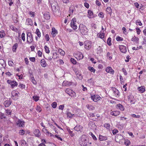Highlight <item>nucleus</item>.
<instances>
[{
    "instance_id": "1",
    "label": "nucleus",
    "mask_w": 146,
    "mask_h": 146,
    "mask_svg": "<svg viewBox=\"0 0 146 146\" xmlns=\"http://www.w3.org/2000/svg\"><path fill=\"white\" fill-rule=\"evenodd\" d=\"M79 30L80 33L83 35L86 34L88 31L85 26L82 24H80L79 26Z\"/></svg>"
},
{
    "instance_id": "2",
    "label": "nucleus",
    "mask_w": 146,
    "mask_h": 146,
    "mask_svg": "<svg viewBox=\"0 0 146 146\" xmlns=\"http://www.w3.org/2000/svg\"><path fill=\"white\" fill-rule=\"evenodd\" d=\"M124 140V138H123L122 135L119 134L116 135L115 138V140L117 142H119L120 143V142L122 143L123 142L122 141H123Z\"/></svg>"
},
{
    "instance_id": "3",
    "label": "nucleus",
    "mask_w": 146,
    "mask_h": 146,
    "mask_svg": "<svg viewBox=\"0 0 146 146\" xmlns=\"http://www.w3.org/2000/svg\"><path fill=\"white\" fill-rule=\"evenodd\" d=\"M27 42L29 43H31L33 42V37L31 32H28L27 34Z\"/></svg>"
},
{
    "instance_id": "4",
    "label": "nucleus",
    "mask_w": 146,
    "mask_h": 146,
    "mask_svg": "<svg viewBox=\"0 0 146 146\" xmlns=\"http://www.w3.org/2000/svg\"><path fill=\"white\" fill-rule=\"evenodd\" d=\"M87 141L85 138L82 137L79 141V143L82 146H88Z\"/></svg>"
},
{
    "instance_id": "5",
    "label": "nucleus",
    "mask_w": 146,
    "mask_h": 146,
    "mask_svg": "<svg viewBox=\"0 0 146 146\" xmlns=\"http://www.w3.org/2000/svg\"><path fill=\"white\" fill-rule=\"evenodd\" d=\"M76 18H73L71 21L70 25L71 27L74 30H75L77 29V27L76 25Z\"/></svg>"
},
{
    "instance_id": "6",
    "label": "nucleus",
    "mask_w": 146,
    "mask_h": 146,
    "mask_svg": "<svg viewBox=\"0 0 146 146\" xmlns=\"http://www.w3.org/2000/svg\"><path fill=\"white\" fill-rule=\"evenodd\" d=\"M7 83L11 85L12 88H13L15 86H17L18 84L15 81H12L10 80H8Z\"/></svg>"
},
{
    "instance_id": "7",
    "label": "nucleus",
    "mask_w": 146,
    "mask_h": 146,
    "mask_svg": "<svg viewBox=\"0 0 146 146\" xmlns=\"http://www.w3.org/2000/svg\"><path fill=\"white\" fill-rule=\"evenodd\" d=\"M91 47V42L88 41H87L84 42V47L86 49L89 50Z\"/></svg>"
},
{
    "instance_id": "8",
    "label": "nucleus",
    "mask_w": 146,
    "mask_h": 146,
    "mask_svg": "<svg viewBox=\"0 0 146 146\" xmlns=\"http://www.w3.org/2000/svg\"><path fill=\"white\" fill-rule=\"evenodd\" d=\"M25 122L19 119L17 122V125L19 127H23L25 126Z\"/></svg>"
},
{
    "instance_id": "9",
    "label": "nucleus",
    "mask_w": 146,
    "mask_h": 146,
    "mask_svg": "<svg viewBox=\"0 0 146 146\" xmlns=\"http://www.w3.org/2000/svg\"><path fill=\"white\" fill-rule=\"evenodd\" d=\"M119 48L121 52L123 53H125L127 52V49L126 46L121 45H119Z\"/></svg>"
},
{
    "instance_id": "10",
    "label": "nucleus",
    "mask_w": 146,
    "mask_h": 146,
    "mask_svg": "<svg viewBox=\"0 0 146 146\" xmlns=\"http://www.w3.org/2000/svg\"><path fill=\"white\" fill-rule=\"evenodd\" d=\"M91 98L93 100H100V98H101L100 96L98 95H94L91 96Z\"/></svg>"
},
{
    "instance_id": "11",
    "label": "nucleus",
    "mask_w": 146,
    "mask_h": 146,
    "mask_svg": "<svg viewBox=\"0 0 146 146\" xmlns=\"http://www.w3.org/2000/svg\"><path fill=\"white\" fill-rule=\"evenodd\" d=\"M106 71L107 72L110 73L112 74H113L114 72V70L110 66L107 67L106 68Z\"/></svg>"
},
{
    "instance_id": "12",
    "label": "nucleus",
    "mask_w": 146,
    "mask_h": 146,
    "mask_svg": "<svg viewBox=\"0 0 146 146\" xmlns=\"http://www.w3.org/2000/svg\"><path fill=\"white\" fill-rule=\"evenodd\" d=\"M12 98L13 100H17L18 99V94L16 92H13L12 93Z\"/></svg>"
},
{
    "instance_id": "13",
    "label": "nucleus",
    "mask_w": 146,
    "mask_h": 146,
    "mask_svg": "<svg viewBox=\"0 0 146 146\" xmlns=\"http://www.w3.org/2000/svg\"><path fill=\"white\" fill-rule=\"evenodd\" d=\"M25 24L28 25L32 26L33 24V21L31 19L28 18L26 19Z\"/></svg>"
},
{
    "instance_id": "14",
    "label": "nucleus",
    "mask_w": 146,
    "mask_h": 146,
    "mask_svg": "<svg viewBox=\"0 0 146 146\" xmlns=\"http://www.w3.org/2000/svg\"><path fill=\"white\" fill-rule=\"evenodd\" d=\"M120 113V112L119 111H111L110 113V114L112 115L116 116L119 115Z\"/></svg>"
},
{
    "instance_id": "15",
    "label": "nucleus",
    "mask_w": 146,
    "mask_h": 146,
    "mask_svg": "<svg viewBox=\"0 0 146 146\" xmlns=\"http://www.w3.org/2000/svg\"><path fill=\"white\" fill-rule=\"evenodd\" d=\"M108 139V137L106 136H103L100 135H99V139L100 141H105Z\"/></svg>"
},
{
    "instance_id": "16",
    "label": "nucleus",
    "mask_w": 146,
    "mask_h": 146,
    "mask_svg": "<svg viewBox=\"0 0 146 146\" xmlns=\"http://www.w3.org/2000/svg\"><path fill=\"white\" fill-rule=\"evenodd\" d=\"M34 134L36 137H39L40 135V133L38 129H36L34 131Z\"/></svg>"
},
{
    "instance_id": "17",
    "label": "nucleus",
    "mask_w": 146,
    "mask_h": 146,
    "mask_svg": "<svg viewBox=\"0 0 146 146\" xmlns=\"http://www.w3.org/2000/svg\"><path fill=\"white\" fill-rule=\"evenodd\" d=\"M41 65L43 67H45L46 66V61L44 59H42L40 62Z\"/></svg>"
},
{
    "instance_id": "18",
    "label": "nucleus",
    "mask_w": 146,
    "mask_h": 146,
    "mask_svg": "<svg viewBox=\"0 0 146 146\" xmlns=\"http://www.w3.org/2000/svg\"><path fill=\"white\" fill-rule=\"evenodd\" d=\"M82 127L81 125H77L74 128V129L76 131H80V129H82Z\"/></svg>"
},
{
    "instance_id": "19",
    "label": "nucleus",
    "mask_w": 146,
    "mask_h": 146,
    "mask_svg": "<svg viewBox=\"0 0 146 146\" xmlns=\"http://www.w3.org/2000/svg\"><path fill=\"white\" fill-rule=\"evenodd\" d=\"M77 55L78 57V58H78L79 60L82 59L83 58L84 56L81 52H79L78 54H77Z\"/></svg>"
},
{
    "instance_id": "20",
    "label": "nucleus",
    "mask_w": 146,
    "mask_h": 146,
    "mask_svg": "<svg viewBox=\"0 0 146 146\" xmlns=\"http://www.w3.org/2000/svg\"><path fill=\"white\" fill-rule=\"evenodd\" d=\"M18 44L15 43L12 46V50L14 52H16V50L18 47Z\"/></svg>"
},
{
    "instance_id": "21",
    "label": "nucleus",
    "mask_w": 146,
    "mask_h": 146,
    "mask_svg": "<svg viewBox=\"0 0 146 146\" xmlns=\"http://www.w3.org/2000/svg\"><path fill=\"white\" fill-rule=\"evenodd\" d=\"M11 103V101H5L4 103V104L5 106L7 107H9Z\"/></svg>"
},
{
    "instance_id": "22",
    "label": "nucleus",
    "mask_w": 146,
    "mask_h": 146,
    "mask_svg": "<svg viewBox=\"0 0 146 146\" xmlns=\"http://www.w3.org/2000/svg\"><path fill=\"white\" fill-rule=\"evenodd\" d=\"M138 90L141 93H143L145 91V87L143 86L139 87Z\"/></svg>"
},
{
    "instance_id": "23",
    "label": "nucleus",
    "mask_w": 146,
    "mask_h": 146,
    "mask_svg": "<svg viewBox=\"0 0 146 146\" xmlns=\"http://www.w3.org/2000/svg\"><path fill=\"white\" fill-rule=\"evenodd\" d=\"M44 18L46 20H48L50 19V15L47 13H45L44 15Z\"/></svg>"
},
{
    "instance_id": "24",
    "label": "nucleus",
    "mask_w": 146,
    "mask_h": 146,
    "mask_svg": "<svg viewBox=\"0 0 146 146\" xmlns=\"http://www.w3.org/2000/svg\"><path fill=\"white\" fill-rule=\"evenodd\" d=\"M5 32L3 30H2L0 31V36L1 38H2L5 36Z\"/></svg>"
},
{
    "instance_id": "25",
    "label": "nucleus",
    "mask_w": 146,
    "mask_h": 146,
    "mask_svg": "<svg viewBox=\"0 0 146 146\" xmlns=\"http://www.w3.org/2000/svg\"><path fill=\"white\" fill-rule=\"evenodd\" d=\"M88 17L89 18H91L92 17L91 16L93 15V13L92 11L91 10H88Z\"/></svg>"
},
{
    "instance_id": "26",
    "label": "nucleus",
    "mask_w": 146,
    "mask_h": 146,
    "mask_svg": "<svg viewBox=\"0 0 146 146\" xmlns=\"http://www.w3.org/2000/svg\"><path fill=\"white\" fill-rule=\"evenodd\" d=\"M6 2L8 3L10 6H11L14 4L13 0H5Z\"/></svg>"
},
{
    "instance_id": "27",
    "label": "nucleus",
    "mask_w": 146,
    "mask_h": 146,
    "mask_svg": "<svg viewBox=\"0 0 146 146\" xmlns=\"http://www.w3.org/2000/svg\"><path fill=\"white\" fill-rule=\"evenodd\" d=\"M21 146H28V144H27L26 142L24 140H21Z\"/></svg>"
},
{
    "instance_id": "28",
    "label": "nucleus",
    "mask_w": 146,
    "mask_h": 146,
    "mask_svg": "<svg viewBox=\"0 0 146 146\" xmlns=\"http://www.w3.org/2000/svg\"><path fill=\"white\" fill-rule=\"evenodd\" d=\"M87 108L90 110H93L95 109V108L93 106L89 105H87L86 106Z\"/></svg>"
},
{
    "instance_id": "29",
    "label": "nucleus",
    "mask_w": 146,
    "mask_h": 146,
    "mask_svg": "<svg viewBox=\"0 0 146 146\" xmlns=\"http://www.w3.org/2000/svg\"><path fill=\"white\" fill-rule=\"evenodd\" d=\"M109 15H111L112 10L110 7H107L106 9Z\"/></svg>"
},
{
    "instance_id": "30",
    "label": "nucleus",
    "mask_w": 146,
    "mask_h": 146,
    "mask_svg": "<svg viewBox=\"0 0 146 146\" xmlns=\"http://www.w3.org/2000/svg\"><path fill=\"white\" fill-rule=\"evenodd\" d=\"M111 38L110 37L108 38L107 41V43L108 45L110 46L111 45Z\"/></svg>"
},
{
    "instance_id": "31",
    "label": "nucleus",
    "mask_w": 146,
    "mask_h": 146,
    "mask_svg": "<svg viewBox=\"0 0 146 146\" xmlns=\"http://www.w3.org/2000/svg\"><path fill=\"white\" fill-rule=\"evenodd\" d=\"M124 143L126 146H129L130 145V142L129 140L128 139L124 140Z\"/></svg>"
},
{
    "instance_id": "32",
    "label": "nucleus",
    "mask_w": 146,
    "mask_h": 146,
    "mask_svg": "<svg viewBox=\"0 0 146 146\" xmlns=\"http://www.w3.org/2000/svg\"><path fill=\"white\" fill-rule=\"evenodd\" d=\"M52 9L53 10V11H54V12L58 11V9L59 7L58 6H57L56 7L55 6H53V7H52Z\"/></svg>"
},
{
    "instance_id": "33",
    "label": "nucleus",
    "mask_w": 146,
    "mask_h": 146,
    "mask_svg": "<svg viewBox=\"0 0 146 146\" xmlns=\"http://www.w3.org/2000/svg\"><path fill=\"white\" fill-rule=\"evenodd\" d=\"M72 90L69 88L66 89L65 91V92L69 95L71 94V92H72Z\"/></svg>"
},
{
    "instance_id": "34",
    "label": "nucleus",
    "mask_w": 146,
    "mask_h": 146,
    "mask_svg": "<svg viewBox=\"0 0 146 146\" xmlns=\"http://www.w3.org/2000/svg\"><path fill=\"white\" fill-rule=\"evenodd\" d=\"M105 33H101L100 34H98L97 36H98V37L100 38H104V37Z\"/></svg>"
},
{
    "instance_id": "35",
    "label": "nucleus",
    "mask_w": 146,
    "mask_h": 146,
    "mask_svg": "<svg viewBox=\"0 0 146 146\" xmlns=\"http://www.w3.org/2000/svg\"><path fill=\"white\" fill-rule=\"evenodd\" d=\"M52 34L53 35V36H54V35L55 34H57V31L56 30L55 28H53L52 29Z\"/></svg>"
},
{
    "instance_id": "36",
    "label": "nucleus",
    "mask_w": 146,
    "mask_h": 146,
    "mask_svg": "<svg viewBox=\"0 0 146 146\" xmlns=\"http://www.w3.org/2000/svg\"><path fill=\"white\" fill-rule=\"evenodd\" d=\"M62 84V85L64 86L70 85V82L68 81H64Z\"/></svg>"
},
{
    "instance_id": "37",
    "label": "nucleus",
    "mask_w": 146,
    "mask_h": 146,
    "mask_svg": "<svg viewBox=\"0 0 146 146\" xmlns=\"http://www.w3.org/2000/svg\"><path fill=\"white\" fill-rule=\"evenodd\" d=\"M88 125L89 126H91L93 127H96V125L95 123L92 121H90V122L88 124Z\"/></svg>"
},
{
    "instance_id": "38",
    "label": "nucleus",
    "mask_w": 146,
    "mask_h": 146,
    "mask_svg": "<svg viewBox=\"0 0 146 146\" xmlns=\"http://www.w3.org/2000/svg\"><path fill=\"white\" fill-rule=\"evenodd\" d=\"M117 106L121 110L123 111L124 110V108L121 104H119L117 105Z\"/></svg>"
},
{
    "instance_id": "39",
    "label": "nucleus",
    "mask_w": 146,
    "mask_h": 146,
    "mask_svg": "<svg viewBox=\"0 0 146 146\" xmlns=\"http://www.w3.org/2000/svg\"><path fill=\"white\" fill-rule=\"evenodd\" d=\"M58 52L61 55H64L65 54V52L61 49H59L58 50Z\"/></svg>"
},
{
    "instance_id": "40",
    "label": "nucleus",
    "mask_w": 146,
    "mask_h": 146,
    "mask_svg": "<svg viewBox=\"0 0 146 146\" xmlns=\"http://www.w3.org/2000/svg\"><path fill=\"white\" fill-rule=\"evenodd\" d=\"M104 127H105L107 129H110V125L109 123H105L104 124Z\"/></svg>"
},
{
    "instance_id": "41",
    "label": "nucleus",
    "mask_w": 146,
    "mask_h": 146,
    "mask_svg": "<svg viewBox=\"0 0 146 146\" xmlns=\"http://www.w3.org/2000/svg\"><path fill=\"white\" fill-rule=\"evenodd\" d=\"M36 34L38 37H40V32L38 29H36Z\"/></svg>"
},
{
    "instance_id": "42",
    "label": "nucleus",
    "mask_w": 146,
    "mask_h": 146,
    "mask_svg": "<svg viewBox=\"0 0 146 146\" xmlns=\"http://www.w3.org/2000/svg\"><path fill=\"white\" fill-rule=\"evenodd\" d=\"M57 57H58V56L56 53L55 52L53 53V56H52V58H53L54 59H55L57 58Z\"/></svg>"
},
{
    "instance_id": "43",
    "label": "nucleus",
    "mask_w": 146,
    "mask_h": 146,
    "mask_svg": "<svg viewBox=\"0 0 146 146\" xmlns=\"http://www.w3.org/2000/svg\"><path fill=\"white\" fill-rule=\"evenodd\" d=\"M66 115L68 117H69L70 118H72L73 115L74 114H72L70 112H68L66 113Z\"/></svg>"
},
{
    "instance_id": "44",
    "label": "nucleus",
    "mask_w": 146,
    "mask_h": 146,
    "mask_svg": "<svg viewBox=\"0 0 146 146\" xmlns=\"http://www.w3.org/2000/svg\"><path fill=\"white\" fill-rule=\"evenodd\" d=\"M46 53H49L50 52L49 48L46 46H45L44 47Z\"/></svg>"
},
{
    "instance_id": "45",
    "label": "nucleus",
    "mask_w": 146,
    "mask_h": 146,
    "mask_svg": "<svg viewBox=\"0 0 146 146\" xmlns=\"http://www.w3.org/2000/svg\"><path fill=\"white\" fill-rule=\"evenodd\" d=\"M88 69L91 72H93L94 73L95 72V70L93 67L89 66L88 67Z\"/></svg>"
},
{
    "instance_id": "46",
    "label": "nucleus",
    "mask_w": 146,
    "mask_h": 146,
    "mask_svg": "<svg viewBox=\"0 0 146 146\" xmlns=\"http://www.w3.org/2000/svg\"><path fill=\"white\" fill-rule=\"evenodd\" d=\"M139 40V38L138 37H136L135 36L133 37L131 39V40L133 41H138Z\"/></svg>"
},
{
    "instance_id": "47",
    "label": "nucleus",
    "mask_w": 146,
    "mask_h": 146,
    "mask_svg": "<svg viewBox=\"0 0 146 146\" xmlns=\"http://www.w3.org/2000/svg\"><path fill=\"white\" fill-rule=\"evenodd\" d=\"M5 117H6L5 114L4 113L0 112V118L1 119H2L3 118H5Z\"/></svg>"
},
{
    "instance_id": "48",
    "label": "nucleus",
    "mask_w": 146,
    "mask_h": 146,
    "mask_svg": "<svg viewBox=\"0 0 146 146\" xmlns=\"http://www.w3.org/2000/svg\"><path fill=\"white\" fill-rule=\"evenodd\" d=\"M116 40L118 41H123V38L119 36H118L116 37Z\"/></svg>"
},
{
    "instance_id": "49",
    "label": "nucleus",
    "mask_w": 146,
    "mask_h": 146,
    "mask_svg": "<svg viewBox=\"0 0 146 146\" xmlns=\"http://www.w3.org/2000/svg\"><path fill=\"white\" fill-rule=\"evenodd\" d=\"M57 105V103L56 102H54L51 104L52 106L54 108H56Z\"/></svg>"
},
{
    "instance_id": "50",
    "label": "nucleus",
    "mask_w": 146,
    "mask_h": 146,
    "mask_svg": "<svg viewBox=\"0 0 146 146\" xmlns=\"http://www.w3.org/2000/svg\"><path fill=\"white\" fill-rule=\"evenodd\" d=\"M107 57H109V59L110 60H111L112 58V57L111 56V54L109 52H107Z\"/></svg>"
},
{
    "instance_id": "51",
    "label": "nucleus",
    "mask_w": 146,
    "mask_h": 146,
    "mask_svg": "<svg viewBox=\"0 0 146 146\" xmlns=\"http://www.w3.org/2000/svg\"><path fill=\"white\" fill-rule=\"evenodd\" d=\"M136 23L137 25H139L140 26H141L142 23L140 20H137L136 21Z\"/></svg>"
},
{
    "instance_id": "52",
    "label": "nucleus",
    "mask_w": 146,
    "mask_h": 146,
    "mask_svg": "<svg viewBox=\"0 0 146 146\" xmlns=\"http://www.w3.org/2000/svg\"><path fill=\"white\" fill-rule=\"evenodd\" d=\"M69 96H71V97H74L76 96V93L73 91L72 92H71V94H69Z\"/></svg>"
},
{
    "instance_id": "53",
    "label": "nucleus",
    "mask_w": 146,
    "mask_h": 146,
    "mask_svg": "<svg viewBox=\"0 0 146 146\" xmlns=\"http://www.w3.org/2000/svg\"><path fill=\"white\" fill-rule=\"evenodd\" d=\"M33 98L34 100H39V97L37 96H34Z\"/></svg>"
},
{
    "instance_id": "54",
    "label": "nucleus",
    "mask_w": 146,
    "mask_h": 146,
    "mask_svg": "<svg viewBox=\"0 0 146 146\" xmlns=\"http://www.w3.org/2000/svg\"><path fill=\"white\" fill-rule=\"evenodd\" d=\"M25 133V131L24 130L22 129L20 130L19 132V133L21 135H23Z\"/></svg>"
},
{
    "instance_id": "55",
    "label": "nucleus",
    "mask_w": 146,
    "mask_h": 146,
    "mask_svg": "<svg viewBox=\"0 0 146 146\" xmlns=\"http://www.w3.org/2000/svg\"><path fill=\"white\" fill-rule=\"evenodd\" d=\"M70 60L71 62L73 64H75L76 63V61L74 59L71 58L70 59Z\"/></svg>"
},
{
    "instance_id": "56",
    "label": "nucleus",
    "mask_w": 146,
    "mask_h": 146,
    "mask_svg": "<svg viewBox=\"0 0 146 146\" xmlns=\"http://www.w3.org/2000/svg\"><path fill=\"white\" fill-rule=\"evenodd\" d=\"M119 77H120V83L121 84H122L124 82L123 79V77L121 75Z\"/></svg>"
},
{
    "instance_id": "57",
    "label": "nucleus",
    "mask_w": 146,
    "mask_h": 146,
    "mask_svg": "<svg viewBox=\"0 0 146 146\" xmlns=\"http://www.w3.org/2000/svg\"><path fill=\"white\" fill-rule=\"evenodd\" d=\"M19 87L21 89H24L25 88V86L22 84H20L19 86Z\"/></svg>"
},
{
    "instance_id": "58",
    "label": "nucleus",
    "mask_w": 146,
    "mask_h": 146,
    "mask_svg": "<svg viewBox=\"0 0 146 146\" xmlns=\"http://www.w3.org/2000/svg\"><path fill=\"white\" fill-rule=\"evenodd\" d=\"M21 38L22 40L25 41V34L24 33H23L21 35Z\"/></svg>"
},
{
    "instance_id": "59",
    "label": "nucleus",
    "mask_w": 146,
    "mask_h": 146,
    "mask_svg": "<svg viewBox=\"0 0 146 146\" xmlns=\"http://www.w3.org/2000/svg\"><path fill=\"white\" fill-rule=\"evenodd\" d=\"M112 131L113 134L114 135L116 134L118 132V131L117 130L115 129L113 130Z\"/></svg>"
},
{
    "instance_id": "60",
    "label": "nucleus",
    "mask_w": 146,
    "mask_h": 146,
    "mask_svg": "<svg viewBox=\"0 0 146 146\" xmlns=\"http://www.w3.org/2000/svg\"><path fill=\"white\" fill-rule=\"evenodd\" d=\"M36 110L39 112L41 111L42 109L40 107L37 106L36 108Z\"/></svg>"
},
{
    "instance_id": "61",
    "label": "nucleus",
    "mask_w": 146,
    "mask_h": 146,
    "mask_svg": "<svg viewBox=\"0 0 146 146\" xmlns=\"http://www.w3.org/2000/svg\"><path fill=\"white\" fill-rule=\"evenodd\" d=\"M136 30L137 31V33L138 35H139L140 34L141 31L139 28H136Z\"/></svg>"
},
{
    "instance_id": "62",
    "label": "nucleus",
    "mask_w": 146,
    "mask_h": 146,
    "mask_svg": "<svg viewBox=\"0 0 146 146\" xmlns=\"http://www.w3.org/2000/svg\"><path fill=\"white\" fill-rule=\"evenodd\" d=\"M10 28L13 31H15V30H17V28L13 25L10 26Z\"/></svg>"
},
{
    "instance_id": "63",
    "label": "nucleus",
    "mask_w": 146,
    "mask_h": 146,
    "mask_svg": "<svg viewBox=\"0 0 146 146\" xmlns=\"http://www.w3.org/2000/svg\"><path fill=\"white\" fill-rule=\"evenodd\" d=\"M30 60L32 62H34L35 61V57H30L29 58Z\"/></svg>"
},
{
    "instance_id": "64",
    "label": "nucleus",
    "mask_w": 146,
    "mask_h": 146,
    "mask_svg": "<svg viewBox=\"0 0 146 146\" xmlns=\"http://www.w3.org/2000/svg\"><path fill=\"white\" fill-rule=\"evenodd\" d=\"M143 39V41L142 42V44H146V37H144Z\"/></svg>"
}]
</instances>
